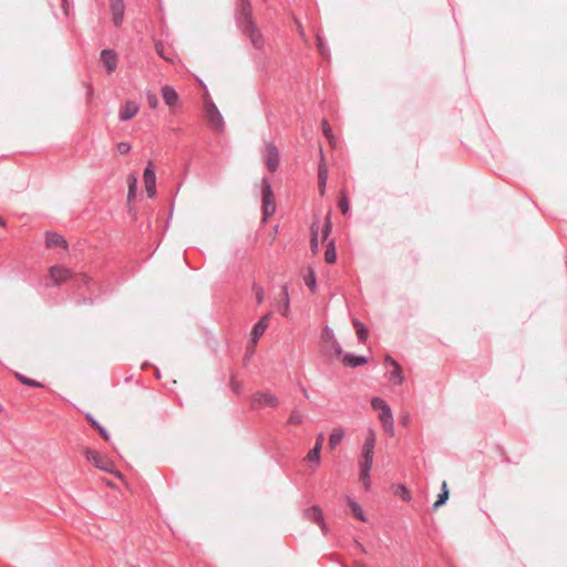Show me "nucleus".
<instances>
[{"mask_svg": "<svg viewBox=\"0 0 567 567\" xmlns=\"http://www.w3.org/2000/svg\"><path fill=\"white\" fill-rule=\"evenodd\" d=\"M261 202L264 220L272 216L276 212L275 196L271 187V183L268 177H264L261 181Z\"/></svg>", "mask_w": 567, "mask_h": 567, "instance_id": "nucleus-1", "label": "nucleus"}, {"mask_svg": "<svg viewBox=\"0 0 567 567\" xmlns=\"http://www.w3.org/2000/svg\"><path fill=\"white\" fill-rule=\"evenodd\" d=\"M84 455L90 463L101 471L112 473L117 477L122 476L120 472L114 470V463L107 457L101 455L97 451L87 447L84 451Z\"/></svg>", "mask_w": 567, "mask_h": 567, "instance_id": "nucleus-2", "label": "nucleus"}, {"mask_svg": "<svg viewBox=\"0 0 567 567\" xmlns=\"http://www.w3.org/2000/svg\"><path fill=\"white\" fill-rule=\"evenodd\" d=\"M235 20L239 30L255 23L252 19L251 3L249 0H238L235 11Z\"/></svg>", "mask_w": 567, "mask_h": 567, "instance_id": "nucleus-3", "label": "nucleus"}, {"mask_svg": "<svg viewBox=\"0 0 567 567\" xmlns=\"http://www.w3.org/2000/svg\"><path fill=\"white\" fill-rule=\"evenodd\" d=\"M49 278L53 286H60L63 282L72 280L74 274L63 266L55 265L49 269Z\"/></svg>", "mask_w": 567, "mask_h": 567, "instance_id": "nucleus-4", "label": "nucleus"}, {"mask_svg": "<svg viewBox=\"0 0 567 567\" xmlns=\"http://www.w3.org/2000/svg\"><path fill=\"white\" fill-rule=\"evenodd\" d=\"M205 110L209 125L216 131H223L225 125L224 118L215 103L212 101L206 102Z\"/></svg>", "mask_w": 567, "mask_h": 567, "instance_id": "nucleus-5", "label": "nucleus"}, {"mask_svg": "<svg viewBox=\"0 0 567 567\" xmlns=\"http://www.w3.org/2000/svg\"><path fill=\"white\" fill-rule=\"evenodd\" d=\"M240 31L243 32L244 35H246L250 40L252 47L256 50H259V51L264 50V47H265L264 35L256 23H252V24L241 29Z\"/></svg>", "mask_w": 567, "mask_h": 567, "instance_id": "nucleus-6", "label": "nucleus"}, {"mask_svg": "<svg viewBox=\"0 0 567 567\" xmlns=\"http://www.w3.org/2000/svg\"><path fill=\"white\" fill-rule=\"evenodd\" d=\"M279 404L278 399L268 392H257L254 394L251 405L254 409L272 406L276 408Z\"/></svg>", "mask_w": 567, "mask_h": 567, "instance_id": "nucleus-7", "label": "nucleus"}, {"mask_svg": "<svg viewBox=\"0 0 567 567\" xmlns=\"http://www.w3.org/2000/svg\"><path fill=\"white\" fill-rule=\"evenodd\" d=\"M265 164L271 173H275L279 166V151L272 143L266 145Z\"/></svg>", "mask_w": 567, "mask_h": 567, "instance_id": "nucleus-8", "label": "nucleus"}, {"mask_svg": "<svg viewBox=\"0 0 567 567\" xmlns=\"http://www.w3.org/2000/svg\"><path fill=\"white\" fill-rule=\"evenodd\" d=\"M101 61L103 63V65L105 66L107 73H113L116 68H117V63H118V59H117V54L114 50L112 49H104L101 51Z\"/></svg>", "mask_w": 567, "mask_h": 567, "instance_id": "nucleus-9", "label": "nucleus"}, {"mask_svg": "<svg viewBox=\"0 0 567 567\" xmlns=\"http://www.w3.org/2000/svg\"><path fill=\"white\" fill-rule=\"evenodd\" d=\"M140 111V105L135 101H126L120 109L118 120L127 122L132 120Z\"/></svg>", "mask_w": 567, "mask_h": 567, "instance_id": "nucleus-10", "label": "nucleus"}, {"mask_svg": "<svg viewBox=\"0 0 567 567\" xmlns=\"http://www.w3.org/2000/svg\"><path fill=\"white\" fill-rule=\"evenodd\" d=\"M303 515L311 522L318 524L324 533L327 532V525L323 519L322 511L319 506L313 505L306 508L303 511Z\"/></svg>", "mask_w": 567, "mask_h": 567, "instance_id": "nucleus-11", "label": "nucleus"}, {"mask_svg": "<svg viewBox=\"0 0 567 567\" xmlns=\"http://www.w3.org/2000/svg\"><path fill=\"white\" fill-rule=\"evenodd\" d=\"M270 319V313H266L262 316L252 327L251 330V341L257 342L259 338L265 333L266 329L268 328Z\"/></svg>", "mask_w": 567, "mask_h": 567, "instance_id": "nucleus-12", "label": "nucleus"}, {"mask_svg": "<svg viewBox=\"0 0 567 567\" xmlns=\"http://www.w3.org/2000/svg\"><path fill=\"white\" fill-rule=\"evenodd\" d=\"M371 406L373 410L379 411L380 421L384 420V417L392 415L390 405L382 398H373L371 400Z\"/></svg>", "mask_w": 567, "mask_h": 567, "instance_id": "nucleus-13", "label": "nucleus"}, {"mask_svg": "<svg viewBox=\"0 0 567 567\" xmlns=\"http://www.w3.org/2000/svg\"><path fill=\"white\" fill-rule=\"evenodd\" d=\"M45 245L48 248H68V243L63 236L58 233L48 231L45 234Z\"/></svg>", "mask_w": 567, "mask_h": 567, "instance_id": "nucleus-14", "label": "nucleus"}, {"mask_svg": "<svg viewBox=\"0 0 567 567\" xmlns=\"http://www.w3.org/2000/svg\"><path fill=\"white\" fill-rule=\"evenodd\" d=\"M342 362L346 367L358 368L360 365L368 363V358L365 355L346 352L342 357Z\"/></svg>", "mask_w": 567, "mask_h": 567, "instance_id": "nucleus-15", "label": "nucleus"}, {"mask_svg": "<svg viewBox=\"0 0 567 567\" xmlns=\"http://www.w3.org/2000/svg\"><path fill=\"white\" fill-rule=\"evenodd\" d=\"M161 91H162V97L166 105H168L169 107H173L177 104L178 94L174 87L165 85L162 87Z\"/></svg>", "mask_w": 567, "mask_h": 567, "instance_id": "nucleus-16", "label": "nucleus"}, {"mask_svg": "<svg viewBox=\"0 0 567 567\" xmlns=\"http://www.w3.org/2000/svg\"><path fill=\"white\" fill-rule=\"evenodd\" d=\"M373 455L374 452L361 451L360 471L364 472L365 475L367 472H371L373 465Z\"/></svg>", "mask_w": 567, "mask_h": 567, "instance_id": "nucleus-17", "label": "nucleus"}, {"mask_svg": "<svg viewBox=\"0 0 567 567\" xmlns=\"http://www.w3.org/2000/svg\"><path fill=\"white\" fill-rule=\"evenodd\" d=\"M85 419H86V421L89 422V424H90L93 429H95V430L99 432V434L102 436V439H103L104 441H106V442H109V441H110V434H109V432L106 431V429H105L104 426H102V425H101V424H100V423H99V422L93 417V415H92V414L87 413V414L85 415Z\"/></svg>", "mask_w": 567, "mask_h": 567, "instance_id": "nucleus-18", "label": "nucleus"}, {"mask_svg": "<svg viewBox=\"0 0 567 567\" xmlns=\"http://www.w3.org/2000/svg\"><path fill=\"white\" fill-rule=\"evenodd\" d=\"M137 178L134 174H130L127 177V185H128V192H127V203H131L136 197L137 192Z\"/></svg>", "mask_w": 567, "mask_h": 567, "instance_id": "nucleus-19", "label": "nucleus"}, {"mask_svg": "<svg viewBox=\"0 0 567 567\" xmlns=\"http://www.w3.org/2000/svg\"><path fill=\"white\" fill-rule=\"evenodd\" d=\"M281 290H282V296H284V302L280 306L279 311L284 317H288L289 312H290V298H289L288 286L282 285Z\"/></svg>", "mask_w": 567, "mask_h": 567, "instance_id": "nucleus-20", "label": "nucleus"}, {"mask_svg": "<svg viewBox=\"0 0 567 567\" xmlns=\"http://www.w3.org/2000/svg\"><path fill=\"white\" fill-rule=\"evenodd\" d=\"M344 436V432L341 427L333 429L329 436V446L331 450H334L342 441Z\"/></svg>", "mask_w": 567, "mask_h": 567, "instance_id": "nucleus-21", "label": "nucleus"}, {"mask_svg": "<svg viewBox=\"0 0 567 567\" xmlns=\"http://www.w3.org/2000/svg\"><path fill=\"white\" fill-rule=\"evenodd\" d=\"M348 505H349V508L352 513V515L358 518L359 520L361 522H365V516L363 514V511H362V507L360 506L359 503H357L354 499L348 497Z\"/></svg>", "mask_w": 567, "mask_h": 567, "instance_id": "nucleus-22", "label": "nucleus"}, {"mask_svg": "<svg viewBox=\"0 0 567 567\" xmlns=\"http://www.w3.org/2000/svg\"><path fill=\"white\" fill-rule=\"evenodd\" d=\"M143 178H144L145 185L156 184V173H155L152 162H148V164L144 168Z\"/></svg>", "mask_w": 567, "mask_h": 567, "instance_id": "nucleus-23", "label": "nucleus"}, {"mask_svg": "<svg viewBox=\"0 0 567 567\" xmlns=\"http://www.w3.org/2000/svg\"><path fill=\"white\" fill-rule=\"evenodd\" d=\"M390 380L396 385H401L404 382L403 371L400 363H395L393 367V370L390 372Z\"/></svg>", "mask_w": 567, "mask_h": 567, "instance_id": "nucleus-24", "label": "nucleus"}, {"mask_svg": "<svg viewBox=\"0 0 567 567\" xmlns=\"http://www.w3.org/2000/svg\"><path fill=\"white\" fill-rule=\"evenodd\" d=\"M305 285L310 289L311 292L317 290V276L312 268H308V271L303 278Z\"/></svg>", "mask_w": 567, "mask_h": 567, "instance_id": "nucleus-25", "label": "nucleus"}, {"mask_svg": "<svg viewBox=\"0 0 567 567\" xmlns=\"http://www.w3.org/2000/svg\"><path fill=\"white\" fill-rule=\"evenodd\" d=\"M324 260L327 264H334L337 260V250L334 246V239H331L324 251Z\"/></svg>", "mask_w": 567, "mask_h": 567, "instance_id": "nucleus-26", "label": "nucleus"}, {"mask_svg": "<svg viewBox=\"0 0 567 567\" xmlns=\"http://www.w3.org/2000/svg\"><path fill=\"white\" fill-rule=\"evenodd\" d=\"M353 326L355 328L358 340L360 342H365V340L368 339V336H369L368 328L357 319L353 320Z\"/></svg>", "mask_w": 567, "mask_h": 567, "instance_id": "nucleus-27", "label": "nucleus"}, {"mask_svg": "<svg viewBox=\"0 0 567 567\" xmlns=\"http://www.w3.org/2000/svg\"><path fill=\"white\" fill-rule=\"evenodd\" d=\"M449 495H450V492L447 489V485L445 482H443L441 493L437 495V499L433 504V508L437 509L439 507L444 505L446 503V501L449 499Z\"/></svg>", "mask_w": 567, "mask_h": 567, "instance_id": "nucleus-28", "label": "nucleus"}, {"mask_svg": "<svg viewBox=\"0 0 567 567\" xmlns=\"http://www.w3.org/2000/svg\"><path fill=\"white\" fill-rule=\"evenodd\" d=\"M316 41H317V49H318L319 54L322 58L328 59L330 56L329 47L327 45L323 38L319 33H317V35H316Z\"/></svg>", "mask_w": 567, "mask_h": 567, "instance_id": "nucleus-29", "label": "nucleus"}, {"mask_svg": "<svg viewBox=\"0 0 567 567\" xmlns=\"http://www.w3.org/2000/svg\"><path fill=\"white\" fill-rule=\"evenodd\" d=\"M14 377L19 382H21L24 385H28L31 388H42L43 386V384L40 383L39 381L31 379L29 377H25L22 373L16 372Z\"/></svg>", "mask_w": 567, "mask_h": 567, "instance_id": "nucleus-30", "label": "nucleus"}, {"mask_svg": "<svg viewBox=\"0 0 567 567\" xmlns=\"http://www.w3.org/2000/svg\"><path fill=\"white\" fill-rule=\"evenodd\" d=\"M394 494L402 498L404 502H410L412 499L411 492L404 484L396 485Z\"/></svg>", "mask_w": 567, "mask_h": 567, "instance_id": "nucleus-31", "label": "nucleus"}, {"mask_svg": "<svg viewBox=\"0 0 567 567\" xmlns=\"http://www.w3.org/2000/svg\"><path fill=\"white\" fill-rule=\"evenodd\" d=\"M320 453H321L320 445L315 444L313 447L308 452L306 458H307V461L313 462L317 465H319L320 464Z\"/></svg>", "mask_w": 567, "mask_h": 567, "instance_id": "nucleus-32", "label": "nucleus"}, {"mask_svg": "<svg viewBox=\"0 0 567 567\" xmlns=\"http://www.w3.org/2000/svg\"><path fill=\"white\" fill-rule=\"evenodd\" d=\"M328 181V168L324 164L323 155H321V162L318 167V184L327 183Z\"/></svg>", "mask_w": 567, "mask_h": 567, "instance_id": "nucleus-33", "label": "nucleus"}, {"mask_svg": "<svg viewBox=\"0 0 567 567\" xmlns=\"http://www.w3.org/2000/svg\"><path fill=\"white\" fill-rule=\"evenodd\" d=\"M382 424V427L385 433H388L391 436H394V420L393 415H390L388 417H384V420L380 421Z\"/></svg>", "mask_w": 567, "mask_h": 567, "instance_id": "nucleus-34", "label": "nucleus"}, {"mask_svg": "<svg viewBox=\"0 0 567 567\" xmlns=\"http://www.w3.org/2000/svg\"><path fill=\"white\" fill-rule=\"evenodd\" d=\"M374 445H375V435H374L373 431H370L368 436L364 440L362 451L374 452Z\"/></svg>", "mask_w": 567, "mask_h": 567, "instance_id": "nucleus-35", "label": "nucleus"}, {"mask_svg": "<svg viewBox=\"0 0 567 567\" xmlns=\"http://www.w3.org/2000/svg\"><path fill=\"white\" fill-rule=\"evenodd\" d=\"M303 420H305V415L300 411L293 410L290 413L288 423L292 424V425H299V424L303 423Z\"/></svg>", "mask_w": 567, "mask_h": 567, "instance_id": "nucleus-36", "label": "nucleus"}, {"mask_svg": "<svg viewBox=\"0 0 567 567\" xmlns=\"http://www.w3.org/2000/svg\"><path fill=\"white\" fill-rule=\"evenodd\" d=\"M338 205H339V208H340L341 213L344 216L348 215V213L350 210V204H349L348 196L344 193L340 194Z\"/></svg>", "mask_w": 567, "mask_h": 567, "instance_id": "nucleus-37", "label": "nucleus"}, {"mask_svg": "<svg viewBox=\"0 0 567 567\" xmlns=\"http://www.w3.org/2000/svg\"><path fill=\"white\" fill-rule=\"evenodd\" d=\"M321 338L324 343H332L333 340H337L333 330L328 326L323 328L321 332Z\"/></svg>", "mask_w": 567, "mask_h": 567, "instance_id": "nucleus-38", "label": "nucleus"}, {"mask_svg": "<svg viewBox=\"0 0 567 567\" xmlns=\"http://www.w3.org/2000/svg\"><path fill=\"white\" fill-rule=\"evenodd\" d=\"M113 22L115 25H120L123 22L124 6H120V11H116V6H112Z\"/></svg>", "mask_w": 567, "mask_h": 567, "instance_id": "nucleus-39", "label": "nucleus"}, {"mask_svg": "<svg viewBox=\"0 0 567 567\" xmlns=\"http://www.w3.org/2000/svg\"><path fill=\"white\" fill-rule=\"evenodd\" d=\"M252 291L255 292L257 305H261L265 298L264 288L255 282L252 285Z\"/></svg>", "mask_w": 567, "mask_h": 567, "instance_id": "nucleus-40", "label": "nucleus"}, {"mask_svg": "<svg viewBox=\"0 0 567 567\" xmlns=\"http://www.w3.org/2000/svg\"><path fill=\"white\" fill-rule=\"evenodd\" d=\"M330 350L333 355H336L337 358H341V359H342L343 354L346 353V352H343L340 343L337 340H333V342L330 343Z\"/></svg>", "mask_w": 567, "mask_h": 567, "instance_id": "nucleus-41", "label": "nucleus"}, {"mask_svg": "<svg viewBox=\"0 0 567 567\" xmlns=\"http://www.w3.org/2000/svg\"><path fill=\"white\" fill-rule=\"evenodd\" d=\"M146 101H147L148 106L152 110L157 109V106H158V99H157L155 93L147 92L146 93Z\"/></svg>", "mask_w": 567, "mask_h": 567, "instance_id": "nucleus-42", "label": "nucleus"}, {"mask_svg": "<svg viewBox=\"0 0 567 567\" xmlns=\"http://www.w3.org/2000/svg\"><path fill=\"white\" fill-rule=\"evenodd\" d=\"M360 482L362 483L365 491H369L371 487V480H370V472H367V475L364 472L360 471L359 475Z\"/></svg>", "mask_w": 567, "mask_h": 567, "instance_id": "nucleus-43", "label": "nucleus"}, {"mask_svg": "<svg viewBox=\"0 0 567 567\" xmlns=\"http://www.w3.org/2000/svg\"><path fill=\"white\" fill-rule=\"evenodd\" d=\"M310 246L313 254H316L319 249V243H318V234L317 231H311V239H310Z\"/></svg>", "mask_w": 567, "mask_h": 567, "instance_id": "nucleus-44", "label": "nucleus"}, {"mask_svg": "<svg viewBox=\"0 0 567 567\" xmlns=\"http://www.w3.org/2000/svg\"><path fill=\"white\" fill-rule=\"evenodd\" d=\"M131 148V144L127 142H121L117 144V151L122 155L130 153Z\"/></svg>", "mask_w": 567, "mask_h": 567, "instance_id": "nucleus-45", "label": "nucleus"}, {"mask_svg": "<svg viewBox=\"0 0 567 567\" xmlns=\"http://www.w3.org/2000/svg\"><path fill=\"white\" fill-rule=\"evenodd\" d=\"M147 197L153 198L156 195V184L145 185Z\"/></svg>", "mask_w": 567, "mask_h": 567, "instance_id": "nucleus-46", "label": "nucleus"}, {"mask_svg": "<svg viewBox=\"0 0 567 567\" xmlns=\"http://www.w3.org/2000/svg\"><path fill=\"white\" fill-rule=\"evenodd\" d=\"M147 197L153 198L156 195V184L145 185Z\"/></svg>", "mask_w": 567, "mask_h": 567, "instance_id": "nucleus-47", "label": "nucleus"}, {"mask_svg": "<svg viewBox=\"0 0 567 567\" xmlns=\"http://www.w3.org/2000/svg\"><path fill=\"white\" fill-rule=\"evenodd\" d=\"M331 231V224L329 220H327V223L323 225V228H322V235L324 238H327L329 236Z\"/></svg>", "mask_w": 567, "mask_h": 567, "instance_id": "nucleus-48", "label": "nucleus"}, {"mask_svg": "<svg viewBox=\"0 0 567 567\" xmlns=\"http://www.w3.org/2000/svg\"><path fill=\"white\" fill-rule=\"evenodd\" d=\"M395 363H399L396 360H394L391 355H386L385 359H384V364L385 365H392L394 367Z\"/></svg>", "mask_w": 567, "mask_h": 567, "instance_id": "nucleus-49", "label": "nucleus"}, {"mask_svg": "<svg viewBox=\"0 0 567 567\" xmlns=\"http://www.w3.org/2000/svg\"><path fill=\"white\" fill-rule=\"evenodd\" d=\"M409 422H410V415H409V413H405V414L401 415V417H400V423H401L402 425H408V424H409Z\"/></svg>", "mask_w": 567, "mask_h": 567, "instance_id": "nucleus-50", "label": "nucleus"}, {"mask_svg": "<svg viewBox=\"0 0 567 567\" xmlns=\"http://www.w3.org/2000/svg\"><path fill=\"white\" fill-rule=\"evenodd\" d=\"M322 126H323V133H324V135H326L327 137H329V136H330V127H329L328 122H327L326 120H323V122H322Z\"/></svg>", "mask_w": 567, "mask_h": 567, "instance_id": "nucleus-51", "label": "nucleus"}, {"mask_svg": "<svg viewBox=\"0 0 567 567\" xmlns=\"http://www.w3.org/2000/svg\"><path fill=\"white\" fill-rule=\"evenodd\" d=\"M323 442H324V435H323V433H320V434L317 436V440H316V443H315V444H319V445H320V449H322Z\"/></svg>", "mask_w": 567, "mask_h": 567, "instance_id": "nucleus-52", "label": "nucleus"}, {"mask_svg": "<svg viewBox=\"0 0 567 567\" xmlns=\"http://www.w3.org/2000/svg\"><path fill=\"white\" fill-rule=\"evenodd\" d=\"M326 185L327 183L318 184V190L320 196H323L326 194Z\"/></svg>", "mask_w": 567, "mask_h": 567, "instance_id": "nucleus-53", "label": "nucleus"}, {"mask_svg": "<svg viewBox=\"0 0 567 567\" xmlns=\"http://www.w3.org/2000/svg\"><path fill=\"white\" fill-rule=\"evenodd\" d=\"M79 279H80V280H81V282H83V285H85V286H89L90 281H91V279H90L86 275H81V276L79 277Z\"/></svg>", "mask_w": 567, "mask_h": 567, "instance_id": "nucleus-54", "label": "nucleus"}, {"mask_svg": "<svg viewBox=\"0 0 567 567\" xmlns=\"http://www.w3.org/2000/svg\"><path fill=\"white\" fill-rule=\"evenodd\" d=\"M62 1V8L65 14H68V8H69V0H61Z\"/></svg>", "mask_w": 567, "mask_h": 567, "instance_id": "nucleus-55", "label": "nucleus"}, {"mask_svg": "<svg viewBox=\"0 0 567 567\" xmlns=\"http://www.w3.org/2000/svg\"><path fill=\"white\" fill-rule=\"evenodd\" d=\"M296 23H297V25H298L300 37H301V38H305V31H303V29H302V27H301L300 22H299L298 20H296Z\"/></svg>", "mask_w": 567, "mask_h": 567, "instance_id": "nucleus-56", "label": "nucleus"}, {"mask_svg": "<svg viewBox=\"0 0 567 567\" xmlns=\"http://www.w3.org/2000/svg\"><path fill=\"white\" fill-rule=\"evenodd\" d=\"M86 93H87V97L91 99L92 95H93V89L90 85L87 86V92Z\"/></svg>", "mask_w": 567, "mask_h": 567, "instance_id": "nucleus-57", "label": "nucleus"}, {"mask_svg": "<svg viewBox=\"0 0 567 567\" xmlns=\"http://www.w3.org/2000/svg\"><path fill=\"white\" fill-rule=\"evenodd\" d=\"M112 6H116V11H120V6H123V2L120 0L118 2L112 3Z\"/></svg>", "mask_w": 567, "mask_h": 567, "instance_id": "nucleus-58", "label": "nucleus"}, {"mask_svg": "<svg viewBox=\"0 0 567 567\" xmlns=\"http://www.w3.org/2000/svg\"><path fill=\"white\" fill-rule=\"evenodd\" d=\"M7 223L3 217L0 216V226L6 227Z\"/></svg>", "mask_w": 567, "mask_h": 567, "instance_id": "nucleus-59", "label": "nucleus"}, {"mask_svg": "<svg viewBox=\"0 0 567 567\" xmlns=\"http://www.w3.org/2000/svg\"><path fill=\"white\" fill-rule=\"evenodd\" d=\"M233 389L235 392H239V388L236 384H233Z\"/></svg>", "mask_w": 567, "mask_h": 567, "instance_id": "nucleus-60", "label": "nucleus"}, {"mask_svg": "<svg viewBox=\"0 0 567 567\" xmlns=\"http://www.w3.org/2000/svg\"><path fill=\"white\" fill-rule=\"evenodd\" d=\"M155 373H156V378L159 379L161 375H159V370L158 369L155 370Z\"/></svg>", "mask_w": 567, "mask_h": 567, "instance_id": "nucleus-61", "label": "nucleus"}, {"mask_svg": "<svg viewBox=\"0 0 567 567\" xmlns=\"http://www.w3.org/2000/svg\"><path fill=\"white\" fill-rule=\"evenodd\" d=\"M358 567H367V566H364V565H359Z\"/></svg>", "mask_w": 567, "mask_h": 567, "instance_id": "nucleus-62", "label": "nucleus"}]
</instances>
